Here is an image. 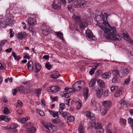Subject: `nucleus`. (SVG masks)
<instances>
[{
  "instance_id": "1",
  "label": "nucleus",
  "mask_w": 133,
  "mask_h": 133,
  "mask_svg": "<svg viewBox=\"0 0 133 133\" xmlns=\"http://www.w3.org/2000/svg\"><path fill=\"white\" fill-rule=\"evenodd\" d=\"M107 16L106 13L103 15L101 13L97 15L95 18L98 26L103 30L107 34V38L111 40L119 41L121 39L120 36L117 34V31L114 27H111L107 21Z\"/></svg>"
},
{
  "instance_id": "2",
  "label": "nucleus",
  "mask_w": 133,
  "mask_h": 133,
  "mask_svg": "<svg viewBox=\"0 0 133 133\" xmlns=\"http://www.w3.org/2000/svg\"><path fill=\"white\" fill-rule=\"evenodd\" d=\"M72 18L77 24H79V27L81 29H84L87 23V21L84 19H81L79 16H76L75 14L72 16Z\"/></svg>"
},
{
  "instance_id": "3",
  "label": "nucleus",
  "mask_w": 133,
  "mask_h": 133,
  "mask_svg": "<svg viewBox=\"0 0 133 133\" xmlns=\"http://www.w3.org/2000/svg\"><path fill=\"white\" fill-rule=\"evenodd\" d=\"M11 16H12L11 15H10V14H8L6 15V19L4 21H3L4 20L3 18L2 19V21L0 23L1 26L4 27L7 24H8L9 25L11 26L15 23V21L14 20H12V19L10 18Z\"/></svg>"
},
{
  "instance_id": "4",
  "label": "nucleus",
  "mask_w": 133,
  "mask_h": 133,
  "mask_svg": "<svg viewBox=\"0 0 133 133\" xmlns=\"http://www.w3.org/2000/svg\"><path fill=\"white\" fill-rule=\"evenodd\" d=\"M60 88L59 87L56 86H53L47 88L46 90L49 92L55 93L58 92Z\"/></svg>"
},
{
  "instance_id": "5",
  "label": "nucleus",
  "mask_w": 133,
  "mask_h": 133,
  "mask_svg": "<svg viewBox=\"0 0 133 133\" xmlns=\"http://www.w3.org/2000/svg\"><path fill=\"white\" fill-rule=\"evenodd\" d=\"M18 126V125L16 123L9 124L7 126L4 127V129L6 130L9 129L12 130L16 129Z\"/></svg>"
},
{
  "instance_id": "6",
  "label": "nucleus",
  "mask_w": 133,
  "mask_h": 133,
  "mask_svg": "<svg viewBox=\"0 0 133 133\" xmlns=\"http://www.w3.org/2000/svg\"><path fill=\"white\" fill-rule=\"evenodd\" d=\"M96 96L99 98L101 97L103 94V89L99 87H97L95 89Z\"/></svg>"
},
{
  "instance_id": "7",
  "label": "nucleus",
  "mask_w": 133,
  "mask_h": 133,
  "mask_svg": "<svg viewBox=\"0 0 133 133\" xmlns=\"http://www.w3.org/2000/svg\"><path fill=\"white\" fill-rule=\"evenodd\" d=\"M86 36L88 38L92 39V40H95L96 38L93 35L91 31L88 29L85 31Z\"/></svg>"
},
{
  "instance_id": "8",
  "label": "nucleus",
  "mask_w": 133,
  "mask_h": 133,
  "mask_svg": "<svg viewBox=\"0 0 133 133\" xmlns=\"http://www.w3.org/2000/svg\"><path fill=\"white\" fill-rule=\"evenodd\" d=\"M85 114L86 116L92 121H94L95 119V116L93 114L89 111H87L85 112Z\"/></svg>"
},
{
  "instance_id": "9",
  "label": "nucleus",
  "mask_w": 133,
  "mask_h": 133,
  "mask_svg": "<svg viewBox=\"0 0 133 133\" xmlns=\"http://www.w3.org/2000/svg\"><path fill=\"white\" fill-rule=\"evenodd\" d=\"M123 36L124 39L127 41L128 43L130 44L131 45H133V41L130 38L129 36L127 33H124Z\"/></svg>"
},
{
  "instance_id": "10",
  "label": "nucleus",
  "mask_w": 133,
  "mask_h": 133,
  "mask_svg": "<svg viewBox=\"0 0 133 133\" xmlns=\"http://www.w3.org/2000/svg\"><path fill=\"white\" fill-rule=\"evenodd\" d=\"M111 73L108 72L102 73L100 76L102 79H106L109 78L111 77Z\"/></svg>"
},
{
  "instance_id": "11",
  "label": "nucleus",
  "mask_w": 133,
  "mask_h": 133,
  "mask_svg": "<svg viewBox=\"0 0 133 133\" xmlns=\"http://www.w3.org/2000/svg\"><path fill=\"white\" fill-rule=\"evenodd\" d=\"M87 3L84 0H78V8H83L86 6Z\"/></svg>"
},
{
  "instance_id": "12",
  "label": "nucleus",
  "mask_w": 133,
  "mask_h": 133,
  "mask_svg": "<svg viewBox=\"0 0 133 133\" xmlns=\"http://www.w3.org/2000/svg\"><path fill=\"white\" fill-rule=\"evenodd\" d=\"M102 105L103 107L108 109L111 106V104L110 101H105L103 102Z\"/></svg>"
},
{
  "instance_id": "13",
  "label": "nucleus",
  "mask_w": 133,
  "mask_h": 133,
  "mask_svg": "<svg viewBox=\"0 0 133 133\" xmlns=\"http://www.w3.org/2000/svg\"><path fill=\"white\" fill-rule=\"evenodd\" d=\"M129 73V71L126 68L121 69L120 71V74L122 76H126Z\"/></svg>"
},
{
  "instance_id": "14",
  "label": "nucleus",
  "mask_w": 133,
  "mask_h": 133,
  "mask_svg": "<svg viewBox=\"0 0 133 133\" xmlns=\"http://www.w3.org/2000/svg\"><path fill=\"white\" fill-rule=\"evenodd\" d=\"M122 88H118V89L116 91L115 93L114 96L115 97H118L121 95L122 94Z\"/></svg>"
},
{
  "instance_id": "15",
  "label": "nucleus",
  "mask_w": 133,
  "mask_h": 133,
  "mask_svg": "<svg viewBox=\"0 0 133 133\" xmlns=\"http://www.w3.org/2000/svg\"><path fill=\"white\" fill-rule=\"evenodd\" d=\"M26 35V33L25 32H21L18 33L17 38L18 39L22 40L24 38Z\"/></svg>"
},
{
  "instance_id": "16",
  "label": "nucleus",
  "mask_w": 133,
  "mask_h": 133,
  "mask_svg": "<svg viewBox=\"0 0 133 133\" xmlns=\"http://www.w3.org/2000/svg\"><path fill=\"white\" fill-rule=\"evenodd\" d=\"M73 89L76 91H78L81 89L80 86L78 83V82H76L72 85Z\"/></svg>"
},
{
  "instance_id": "17",
  "label": "nucleus",
  "mask_w": 133,
  "mask_h": 133,
  "mask_svg": "<svg viewBox=\"0 0 133 133\" xmlns=\"http://www.w3.org/2000/svg\"><path fill=\"white\" fill-rule=\"evenodd\" d=\"M59 77V73L57 71L53 72H52V74L50 76L51 78L54 79L57 78Z\"/></svg>"
},
{
  "instance_id": "18",
  "label": "nucleus",
  "mask_w": 133,
  "mask_h": 133,
  "mask_svg": "<svg viewBox=\"0 0 133 133\" xmlns=\"http://www.w3.org/2000/svg\"><path fill=\"white\" fill-rule=\"evenodd\" d=\"M28 68L29 70L32 71L33 70V62L32 61H30L28 63Z\"/></svg>"
},
{
  "instance_id": "19",
  "label": "nucleus",
  "mask_w": 133,
  "mask_h": 133,
  "mask_svg": "<svg viewBox=\"0 0 133 133\" xmlns=\"http://www.w3.org/2000/svg\"><path fill=\"white\" fill-rule=\"evenodd\" d=\"M50 114L52 115L53 117H58L59 116L58 115V111L57 112L56 111H52L50 110H48Z\"/></svg>"
},
{
  "instance_id": "20",
  "label": "nucleus",
  "mask_w": 133,
  "mask_h": 133,
  "mask_svg": "<svg viewBox=\"0 0 133 133\" xmlns=\"http://www.w3.org/2000/svg\"><path fill=\"white\" fill-rule=\"evenodd\" d=\"M57 2L56 3L54 2L52 4V8L55 9H58L60 8L61 3H57Z\"/></svg>"
},
{
  "instance_id": "21",
  "label": "nucleus",
  "mask_w": 133,
  "mask_h": 133,
  "mask_svg": "<svg viewBox=\"0 0 133 133\" xmlns=\"http://www.w3.org/2000/svg\"><path fill=\"white\" fill-rule=\"evenodd\" d=\"M35 21L34 18H32L29 17L28 20V22L30 26H32L35 24Z\"/></svg>"
},
{
  "instance_id": "22",
  "label": "nucleus",
  "mask_w": 133,
  "mask_h": 133,
  "mask_svg": "<svg viewBox=\"0 0 133 133\" xmlns=\"http://www.w3.org/2000/svg\"><path fill=\"white\" fill-rule=\"evenodd\" d=\"M44 126L45 127L46 129H48L49 130L50 129V128H51L52 130H53L54 128L55 131L57 129V128L56 126L52 125L51 123L49 124V126L48 125L46 124H45Z\"/></svg>"
},
{
  "instance_id": "23",
  "label": "nucleus",
  "mask_w": 133,
  "mask_h": 133,
  "mask_svg": "<svg viewBox=\"0 0 133 133\" xmlns=\"http://www.w3.org/2000/svg\"><path fill=\"white\" fill-rule=\"evenodd\" d=\"M112 74L113 76L119 77L120 76V75L118 70L116 69L113 70L112 71Z\"/></svg>"
},
{
  "instance_id": "24",
  "label": "nucleus",
  "mask_w": 133,
  "mask_h": 133,
  "mask_svg": "<svg viewBox=\"0 0 133 133\" xmlns=\"http://www.w3.org/2000/svg\"><path fill=\"white\" fill-rule=\"evenodd\" d=\"M107 109L103 107H102L100 108L101 114L102 115H105L107 112Z\"/></svg>"
},
{
  "instance_id": "25",
  "label": "nucleus",
  "mask_w": 133,
  "mask_h": 133,
  "mask_svg": "<svg viewBox=\"0 0 133 133\" xmlns=\"http://www.w3.org/2000/svg\"><path fill=\"white\" fill-rule=\"evenodd\" d=\"M120 77L113 76L112 79V82L113 83H115L119 82L120 80Z\"/></svg>"
},
{
  "instance_id": "26",
  "label": "nucleus",
  "mask_w": 133,
  "mask_h": 133,
  "mask_svg": "<svg viewBox=\"0 0 133 133\" xmlns=\"http://www.w3.org/2000/svg\"><path fill=\"white\" fill-rule=\"evenodd\" d=\"M59 109L58 112L59 114H61L63 110L65 108V105L63 103H62L60 104Z\"/></svg>"
},
{
  "instance_id": "27",
  "label": "nucleus",
  "mask_w": 133,
  "mask_h": 133,
  "mask_svg": "<svg viewBox=\"0 0 133 133\" xmlns=\"http://www.w3.org/2000/svg\"><path fill=\"white\" fill-rule=\"evenodd\" d=\"M36 72H38L40 70L41 68V65L38 63H36Z\"/></svg>"
},
{
  "instance_id": "28",
  "label": "nucleus",
  "mask_w": 133,
  "mask_h": 133,
  "mask_svg": "<svg viewBox=\"0 0 133 133\" xmlns=\"http://www.w3.org/2000/svg\"><path fill=\"white\" fill-rule=\"evenodd\" d=\"M55 34L60 39H61L62 41L64 40L63 38V35L62 33L57 32H55Z\"/></svg>"
},
{
  "instance_id": "29",
  "label": "nucleus",
  "mask_w": 133,
  "mask_h": 133,
  "mask_svg": "<svg viewBox=\"0 0 133 133\" xmlns=\"http://www.w3.org/2000/svg\"><path fill=\"white\" fill-rule=\"evenodd\" d=\"M98 85L101 87H104L105 86V84L104 82L101 79H99L97 81Z\"/></svg>"
},
{
  "instance_id": "30",
  "label": "nucleus",
  "mask_w": 133,
  "mask_h": 133,
  "mask_svg": "<svg viewBox=\"0 0 133 133\" xmlns=\"http://www.w3.org/2000/svg\"><path fill=\"white\" fill-rule=\"evenodd\" d=\"M96 101L95 99L94 98H92L91 100L90 105L92 107L96 106Z\"/></svg>"
},
{
  "instance_id": "31",
  "label": "nucleus",
  "mask_w": 133,
  "mask_h": 133,
  "mask_svg": "<svg viewBox=\"0 0 133 133\" xmlns=\"http://www.w3.org/2000/svg\"><path fill=\"white\" fill-rule=\"evenodd\" d=\"M29 118V117H27V118H24L22 119H20L18 120V121L20 123L23 124Z\"/></svg>"
},
{
  "instance_id": "32",
  "label": "nucleus",
  "mask_w": 133,
  "mask_h": 133,
  "mask_svg": "<svg viewBox=\"0 0 133 133\" xmlns=\"http://www.w3.org/2000/svg\"><path fill=\"white\" fill-rule=\"evenodd\" d=\"M96 82V80L95 78H93L91 79L89 84V86L90 87H92L94 85Z\"/></svg>"
},
{
  "instance_id": "33",
  "label": "nucleus",
  "mask_w": 133,
  "mask_h": 133,
  "mask_svg": "<svg viewBox=\"0 0 133 133\" xmlns=\"http://www.w3.org/2000/svg\"><path fill=\"white\" fill-rule=\"evenodd\" d=\"M71 4V6L74 8H78V0L75 1Z\"/></svg>"
},
{
  "instance_id": "34",
  "label": "nucleus",
  "mask_w": 133,
  "mask_h": 133,
  "mask_svg": "<svg viewBox=\"0 0 133 133\" xmlns=\"http://www.w3.org/2000/svg\"><path fill=\"white\" fill-rule=\"evenodd\" d=\"M92 126L96 129H99L100 128V126L99 125V124L97 123L93 122L92 124Z\"/></svg>"
},
{
  "instance_id": "35",
  "label": "nucleus",
  "mask_w": 133,
  "mask_h": 133,
  "mask_svg": "<svg viewBox=\"0 0 133 133\" xmlns=\"http://www.w3.org/2000/svg\"><path fill=\"white\" fill-rule=\"evenodd\" d=\"M78 83L81 89L83 88L85 86V82L83 80H81L79 81L78 82Z\"/></svg>"
},
{
  "instance_id": "36",
  "label": "nucleus",
  "mask_w": 133,
  "mask_h": 133,
  "mask_svg": "<svg viewBox=\"0 0 133 133\" xmlns=\"http://www.w3.org/2000/svg\"><path fill=\"white\" fill-rule=\"evenodd\" d=\"M12 55L14 57V59L17 61L20 58V56L19 55L16 56L15 52L13 51L12 52Z\"/></svg>"
},
{
  "instance_id": "37",
  "label": "nucleus",
  "mask_w": 133,
  "mask_h": 133,
  "mask_svg": "<svg viewBox=\"0 0 133 133\" xmlns=\"http://www.w3.org/2000/svg\"><path fill=\"white\" fill-rule=\"evenodd\" d=\"M118 88V87L116 86H112L110 88V89L111 92L115 93Z\"/></svg>"
},
{
  "instance_id": "38",
  "label": "nucleus",
  "mask_w": 133,
  "mask_h": 133,
  "mask_svg": "<svg viewBox=\"0 0 133 133\" xmlns=\"http://www.w3.org/2000/svg\"><path fill=\"white\" fill-rule=\"evenodd\" d=\"M61 119L58 118L52 119V123H59L61 122Z\"/></svg>"
},
{
  "instance_id": "39",
  "label": "nucleus",
  "mask_w": 133,
  "mask_h": 133,
  "mask_svg": "<svg viewBox=\"0 0 133 133\" xmlns=\"http://www.w3.org/2000/svg\"><path fill=\"white\" fill-rule=\"evenodd\" d=\"M70 114L66 111L64 112L62 114V116L64 118H67L70 116Z\"/></svg>"
},
{
  "instance_id": "40",
  "label": "nucleus",
  "mask_w": 133,
  "mask_h": 133,
  "mask_svg": "<svg viewBox=\"0 0 133 133\" xmlns=\"http://www.w3.org/2000/svg\"><path fill=\"white\" fill-rule=\"evenodd\" d=\"M79 133H84V130L83 129V126L81 125H80L78 129Z\"/></svg>"
},
{
  "instance_id": "41",
  "label": "nucleus",
  "mask_w": 133,
  "mask_h": 133,
  "mask_svg": "<svg viewBox=\"0 0 133 133\" xmlns=\"http://www.w3.org/2000/svg\"><path fill=\"white\" fill-rule=\"evenodd\" d=\"M41 91V89L39 88L36 89L35 90V93L37 94L38 97L40 95Z\"/></svg>"
},
{
  "instance_id": "42",
  "label": "nucleus",
  "mask_w": 133,
  "mask_h": 133,
  "mask_svg": "<svg viewBox=\"0 0 133 133\" xmlns=\"http://www.w3.org/2000/svg\"><path fill=\"white\" fill-rule=\"evenodd\" d=\"M67 119L68 122H71L74 121L75 118L74 116H71L70 115V116H69Z\"/></svg>"
},
{
  "instance_id": "43",
  "label": "nucleus",
  "mask_w": 133,
  "mask_h": 133,
  "mask_svg": "<svg viewBox=\"0 0 133 133\" xmlns=\"http://www.w3.org/2000/svg\"><path fill=\"white\" fill-rule=\"evenodd\" d=\"M3 112L4 114L5 115H8L10 113V111L9 110L8 108H4Z\"/></svg>"
},
{
  "instance_id": "44",
  "label": "nucleus",
  "mask_w": 133,
  "mask_h": 133,
  "mask_svg": "<svg viewBox=\"0 0 133 133\" xmlns=\"http://www.w3.org/2000/svg\"><path fill=\"white\" fill-rule=\"evenodd\" d=\"M49 32V30L46 29V30L45 29L44 30H43L42 31L43 34L44 36H46L48 34Z\"/></svg>"
},
{
  "instance_id": "45",
  "label": "nucleus",
  "mask_w": 133,
  "mask_h": 133,
  "mask_svg": "<svg viewBox=\"0 0 133 133\" xmlns=\"http://www.w3.org/2000/svg\"><path fill=\"white\" fill-rule=\"evenodd\" d=\"M104 131V129L100 127L98 129L97 133H103Z\"/></svg>"
},
{
  "instance_id": "46",
  "label": "nucleus",
  "mask_w": 133,
  "mask_h": 133,
  "mask_svg": "<svg viewBox=\"0 0 133 133\" xmlns=\"http://www.w3.org/2000/svg\"><path fill=\"white\" fill-rule=\"evenodd\" d=\"M119 103L121 105H125L126 104V101L124 99H122L120 100Z\"/></svg>"
},
{
  "instance_id": "47",
  "label": "nucleus",
  "mask_w": 133,
  "mask_h": 133,
  "mask_svg": "<svg viewBox=\"0 0 133 133\" xmlns=\"http://www.w3.org/2000/svg\"><path fill=\"white\" fill-rule=\"evenodd\" d=\"M64 96L66 98H68L70 96V94L69 93L66 92H64Z\"/></svg>"
},
{
  "instance_id": "48",
  "label": "nucleus",
  "mask_w": 133,
  "mask_h": 133,
  "mask_svg": "<svg viewBox=\"0 0 133 133\" xmlns=\"http://www.w3.org/2000/svg\"><path fill=\"white\" fill-rule=\"evenodd\" d=\"M9 34H10V37H12L14 36V32L13 31L12 29H10Z\"/></svg>"
},
{
  "instance_id": "49",
  "label": "nucleus",
  "mask_w": 133,
  "mask_h": 133,
  "mask_svg": "<svg viewBox=\"0 0 133 133\" xmlns=\"http://www.w3.org/2000/svg\"><path fill=\"white\" fill-rule=\"evenodd\" d=\"M45 66L48 69L50 70L51 68V66L49 63H48L45 64Z\"/></svg>"
},
{
  "instance_id": "50",
  "label": "nucleus",
  "mask_w": 133,
  "mask_h": 133,
  "mask_svg": "<svg viewBox=\"0 0 133 133\" xmlns=\"http://www.w3.org/2000/svg\"><path fill=\"white\" fill-rule=\"evenodd\" d=\"M6 67L5 65L4 64L0 63V69L1 70L4 69Z\"/></svg>"
},
{
  "instance_id": "51",
  "label": "nucleus",
  "mask_w": 133,
  "mask_h": 133,
  "mask_svg": "<svg viewBox=\"0 0 133 133\" xmlns=\"http://www.w3.org/2000/svg\"><path fill=\"white\" fill-rule=\"evenodd\" d=\"M11 120V118L8 117V116H5L4 121L6 122L9 121Z\"/></svg>"
},
{
  "instance_id": "52",
  "label": "nucleus",
  "mask_w": 133,
  "mask_h": 133,
  "mask_svg": "<svg viewBox=\"0 0 133 133\" xmlns=\"http://www.w3.org/2000/svg\"><path fill=\"white\" fill-rule=\"evenodd\" d=\"M6 40H4L1 41L0 44V47H1L2 48L1 46H3L5 43H6Z\"/></svg>"
},
{
  "instance_id": "53",
  "label": "nucleus",
  "mask_w": 133,
  "mask_h": 133,
  "mask_svg": "<svg viewBox=\"0 0 133 133\" xmlns=\"http://www.w3.org/2000/svg\"><path fill=\"white\" fill-rule=\"evenodd\" d=\"M30 129L31 132V133H34L36 131L35 128L33 127H32L31 128H30Z\"/></svg>"
},
{
  "instance_id": "54",
  "label": "nucleus",
  "mask_w": 133,
  "mask_h": 133,
  "mask_svg": "<svg viewBox=\"0 0 133 133\" xmlns=\"http://www.w3.org/2000/svg\"><path fill=\"white\" fill-rule=\"evenodd\" d=\"M103 95L106 97L108 96V91L107 90H105L103 93Z\"/></svg>"
},
{
  "instance_id": "55",
  "label": "nucleus",
  "mask_w": 133,
  "mask_h": 133,
  "mask_svg": "<svg viewBox=\"0 0 133 133\" xmlns=\"http://www.w3.org/2000/svg\"><path fill=\"white\" fill-rule=\"evenodd\" d=\"M82 106V103L79 102L77 105L76 108L78 109H80Z\"/></svg>"
},
{
  "instance_id": "56",
  "label": "nucleus",
  "mask_w": 133,
  "mask_h": 133,
  "mask_svg": "<svg viewBox=\"0 0 133 133\" xmlns=\"http://www.w3.org/2000/svg\"><path fill=\"white\" fill-rule=\"evenodd\" d=\"M68 92L69 93L74 92H75V91L74 89H72L71 88H68Z\"/></svg>"
},
{
  "instance_id": "57",
  "label": "nucleus",
  "mask_w": 133,
  "mask_h": 133,
  "mask_svg": "<svg viewBox=\"0 0 133 133\" xmlns=\"http://www.w3.org/2000/svg\"><path fill=\"white\" fill-rule=\"evenodd\" d=\"M95 69H94L92 68L89 71V74L91 75H93L95 73Z\"/></svg>"
},
{
  "instance_id": "58",
  "label": "nucleus",
  "mask_w": 133,
  "mask_h": 133,
  "mask_svg": "<svg viewBox=\"0 0 133 133\" xmlns=\"http://www.w3.org/2000/svg\"><path fill=\"white\" fill-rule=\"evenodd\" d=\"M120 121L121 123H123L124 124H125L126 122V120L124 119H123L122 118H121Z\"/></svg>"
},
{
  "instance_id": "59",
  "label": "nucleus",
  "mask_w": 133,
  "mask_h": 133,
  "mask_svg": "<svg viewBox=\"0 0 133 133\" xmlns=\"http://www.w3.org/2000/svg\"><path fill=\"white\" fill-rule=\"evenodd\" d=\"M29 55L28 53H25L23 57L24 58L29 59L30 58Z\"/></svg>"
},
{
  "instance_id": "60",
  "label": "nucleus",
  "mask_w": 133,
  "mask_h": 133,
  "mask_svg": "<svg viewBox=\"0 0 133 133\" xmlns=\"http://www.w3.org/2000/svg\"><path fill=\"white\" fill-rule=\"evenodd\" d=\"M39 113L40 116H44L45 115L43 111L42 110H39Z\"/></svg>"
},
{
  "instance_id": "61",
  "label": "nucleus",
  "mask_w": 133,
  "mask_h": 133,
  "mask_svg": "<svg viewBox=\"0 0 133 133\" xmlns=\"http://www.w3.org/2000/svg\"><path fill=\"white\" fill-rule=\"evenodd\" d=\"M17 92V89H14L12 90V92L13 95H14L16 94Z\"/></svg>"
},
{
  "instance_id": "62",
  "label": "nucleus",
  "mask_w": 133,
  "mask_h": 133,
  "mask_svg": "<svg viewBox=\"0 0 133 133\" xmlns=\"http://www.w3.org/2000/svg\"><path fill=\"white\" fill-rule=\"evenodd\" d=\"M17 90V91L22 92L23 90V88L22 87H18L16 89Z\"/></svg>"
},
{
  "instance_id": "63",
  "label": "nucleus",
  "mask_w": 133,
  "mask_h": 133,
  "mask_svg": "<svg viewBox=\"0 0 133 133\" xmlns=\"http://www.w3.org/2000/svg\"><path fill=\"white\" fill-rule=\"evenodd\" d=\"M17 103L18 104H19L20 107H21L23 104L22 102L20 100L18 101L17 102Z\"/></svg>"
},
{
  "instance_id": "64",
  "label": "nucleus",
  "mask_w": 133,
  "mask_h": 133,
  "mask_svg": "<svg viewBox=\"0 0 133 133\" xmlns=\"http://www.w3.org/2000/svg\"><path fill=\"white\" fill-rule=\"evenodd\" d=\"M130 81V79L129 78H128L126 80L124 81V84H125L126 85H128L129 82Z\"/></svg>"
}]
</instances>
